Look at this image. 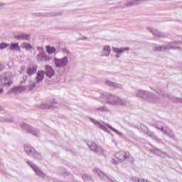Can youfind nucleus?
<instances>
[{
    "label": "nucleus",
    "mask_w": 182,
    "mask_h": 182,
    "mask_svg": "<svg viewBox=\"0 0 182 182\" xmlns=\"http://www.w3.org/2000/svg\"><path fill=\"white\" fill-rule=\"evenodd\" d=\"M43 80V72H38L37 76L36 77V81L30 80L28 81V84L26 86H18L12 88L9 91V95L12 93H21V92H23V90H33L35 87H36V85L40 82Z\"/></svg>",
    "instance_id": "f03ea898"
},
{
    "label": "nucleus",
    "mask_w": 182,
    "mask_h": 182,
    "mask_svg": "<svg viewBox=\"0 0 182 182\" xmlns=\"http://www.w3.org/2000/svg\"><path fill=\"white\" fill-rule=\"evenodd\" d=\"M0 122L4 123H12L14 122V119L12 118H5L4 117H0Z\"/></svg>",
    "instance_id": "cd10ccee"
},
{
    "label": "nucleus",
    "mask_w": 182,
    "mask_h": 182,
    "mask_svg": "<svg viewBox=\"0 0 182 182\" xmlns=\"http://www.w3.org/2000/svg\"><path fill=\"white\" fill-rule=\"evenodd\" d=\"M9 46L10 50H16V52L21 51V47L18 43H12Z\"/></svg>",
    "instance_id": "aec40b11"
},
{
    "label": "nucleus",
    "mask_w": 182,
    "mask_h": 182,
    "mask_svg": "<svg viewBox=\"0 0 182 182\" xmlns=\"http://www.w3.org/2000/svg\"><path fill=\"white\" fill-rule=\"evenodd\" d=\"M105 83H106L107 85H108V86H111L112 87H113V86H114V82H112V81H110V80H107L105 81Z\"/></svg>",
    "instance_id": "473e14b6"
},
{
    "label": "nucleus",
    "mask_w": 182,
    "mask_h": 182,
    "mask_svg": "<svg viewBox=\"0 0 182 182\" xmlns=\"http://www.w3.org/2000/svg\"><path fill=\"white\" fill-rule=\"evenodd\" d=\"M27 164H28V166H30V167L33 168V170L35 171L36 174L38 176V177H41V178H45V177H46V174L43 173V171H42V170H41L39 167L35 165V164L32 163V161H27Z\"/></svg>",
    "instance_id": "9d476101"
},
{
    "label": "nucleus",
    "mask_w": 182,
    "mask_h": 182,
    "mask_svg": "<svg viewBox=\"0 0 182 182\" xmlns=\"http://www.w3.org/2000/svg\"><path fill=\"white\" fill-rule=\"evenodd\" d=\"M21 47L23 49H26V50H29L30 49H33V47L29 43L26 42H23L21 43Z\"/></svg>",
    "instance_id": "5701e85b"
},
{
    "label": "nucleus",
    "mask_w": 182,
    "mask_h": 182,
    "mask_svg": "<svg viewBox=\"0 0 182 182\" xmlns=\"http://www.w3.org/2000/svg\"><path fill=\"white\" fill-rule=\"evenodd\" d=\"M139 180H141V179L139 178H136V177H132V178H131V181H134V182H139Z\"/></svg>",
    "instance_id": "c9c22d12"
},
{
    "label": "nucleus",
    "mask_w": 182,
    "mask_h": 182,
    "mask_svg": "<svg viewBox=\"0 0 182 182\" xmlns=\"http://www.w3.org/2000/svg\"><path fill=\"white\" fill-rule=\"evenodd\" d=\"M24 150H25L26 153L28 154V156H31V157H33L34 159H38V160H40L41 154L36 152L35 149H33V147H32L31 146L25 144Z\"/></svg>",
    "instance_id": "6e6552de"
},
{
    "label": "nucleus",
    "mask_w": 182,
    "mask_h": 182,
    "mask_svg": "<svg viewBox=\"0 0 182 182\" xmlns=\"http://www.w3.org/2000/svg\"><path fill=\"white\" fill-rule=\"evenodd\" d=\"M155 127H156L158 130H161V132H162L164 134H166V136H168V137H171V139H173L176 136V134H174V132H173V130H171L170 127L167 126L163 127V125H161V122H158L155 125Z\"/></svg>",
    "instance_id": "423d86ee"
},
{
    "label": "nucleus",
    "mask_w": 182,
    "mask_h": 182,
    "mask_svg": "<svg viewBox=\"0 0 182 182\" xmlns=\"http://www.w3.org/2000/svg\"><path fill=\"white\" fill-rule=\"evenodd\" d=\"M30 133L33 134V136H36L37 137L40 134L39 131L35 128H31V131L30 132Z\"/></svg>",
    "instance_id": "c756f323"
},
{
    "label": "nucleus",
    "mask_w": 182,
    "mask_h": 182,
    "mask_svg": "<svg viewBox=\"0 0 182 182\" xmlns=\"http://www.w3.org/2000/svg\"><path fill=\"white\" fill-rule=\"evenodd\" d=\"M38 107L39 109H52V105L46 103H42Z\"/></svg>",
    "instance_id": "c85d7f7f"
},
{
    "label": "nucleus",
    "mask_w": 182,
    "mask_h": 182,
    "mask_svg": "<svg viewBox=\"0 0 182 182\" xmlns=\"http://www.w3.org/2000/svg\"><path fill=\"white\" fill-rule=\"evenodd\" d=\"M141 2V0H129L128 1L125 5L126 6H134L135 5H139Z\"/></svg>",
    "instance_id": "412c9836"
},
{
    "label": "nucleus",
    "mask_w": 182,
    "mask_h": 182,
    "mask_svg": "<svg viewBox=\"0 0 182 182\" xmlns=\"http://www.w3.org/2000/svg\"><path fill=\"white\" fill-rule=\"evenodd\" d=\"M40 72L43 73V77H45V75H46V76H47L50 79L53 76H55V70H53V68H52V67L49 66V65L46 66V70L45 71H40Z\"/></svg>",
    "instance_id": "4468645a"
},
{
    "label": "nucleus",
    "mask_w": 182,
    "mask_h": 182,
    "mask_svg": "<svg viewBox=\"0 0 182 182\" xmlns=\"http://www.w3.org/2000/svg\"><path fill=\"white\" fill-rule=\"evenodd\" d=\"M35 73H36V65L30 67L27 70V74L29 76H32V75H35Z\"/></svg>",
    "instance_id": "393cba45"
},
{
    "label": "nucleus",
    "mask_w": 182,
    "mask_h": 182,
    "mask_svg": "<svg viewBox=\"0 0 182 182\" xmlns=\"http://www.w3.org/2000/svg\"><path fill=\"white\" fill-rule=\"evenodd\" d=\"M0 110H2V107H0Z\"/></svg>",
    "instance_id": "c03bdc74"
},
{
    "label": "nucleus",
    "mask_w": 182,
    "mask_h": 182,
    "mask_svg": "<svg viewBox=\"0 0 182 182\" xmlns=\"http://www.w3.org/2000/svg\"><path fill=\"white\" fill-rule=\"evenodd\" d=\"M124 160L128 161H133V156L130 155L129 151H120L116 152L112 159V164H119V163H123Z\"/></svg>",
    "instance_id": "20e7f679"
},
{
    "label": "nucleus",
    "mask_w": 182,
    "mask_h": 182,
    "mask_svg": "<svg viewBox=\"0 0 182 182\" xmlns=\"http://www.w3.org/2000/svg\"><path fill=\"white\" fill-rule=\"evenodd\" d=\"M46 48V52H48L49 55H52V53H55V52H56V48H55V47H50L49 46H47Z\"/></svg>",
    "instance_id": "a878e982"
},
{
    "label": "nucleus",
    "mask_w": 182,
    "mask_h": 182,
    "mask_svg": "<svg viewBox=\"0 0 182 182\" xmlns=\"http://www.w3.org/2000/svg\"><path fill=\"white\" fill-rule=\"evenodd\" d=\"M86 177H87V176L83 175V176H82L83 180L86 181V180H87Z\"/></svg>",
    "instance_id": "79ce46f5"
},
{
    "label": "nucleus",
    "mask_w": 182,
    "mask_h": 182,
    "mask_svg": "<svg viewBox=\"0 0 182 182\" xmlns=\"http://www.w3.org/2000/svg\"><path fill=\"white\" fill-rule=\"evenodd\" d=\"M110 53H112V47L108 45L104 46L101 52V56L109 58V56H110Z\"/></svg>",
    "instance_id": "f3484780"
},
{
    "label": "nucleus",
    "mask_w": 182,
    "mask_h": 182,
    "mask_svg": "<svg viewBox=\"0 0 182 182\" xmlns=\"http://www.w3.org/2000/svg\"><path fill=\"white\" fill-rule=\"evenodd\" d=\"M135 96L138 97V99L149 102L150 103H157L160 102V97L149 91L139 90L135 92Z\"/></svg>",
    "instance_id": "7ed1b4c3"
},
{
    "label": "nucleus",
    "mask_w": 182,
    "mask_h": 182,
    "mask_svg": "<svg viewBox=\"0 0 182 182\" xmlns=\"http://www.w3.org/2000/svg\"><path fill=\"white\" fill-rule=\"evenodd\" d=\"M54 63L57 68H59L60 69L66 68V66L69 65V57H68V55H65L62 58H55Z\"/></svg>",
    "instance_id": "0eeeda50"
},
{
    "label": "nucleus",
    "mask_w": 182,
    "mask_h": 182,
    "mask_svg": "<svg viewBox=\"0 0 182 182\" xmlns=\"http://www.w3.org/2000/svg\"><path fill=\"white\" fill-rule=\"evenodd\" d=\"M23 81H21V83H25L26 82V80L28 79V76H23Z\"/></svg>",
    "instance_id": "58836bf2"
},
{
    "label": "nucleus",
    "mask_w": 182,
    "mask_h": 182,
    "mask_svg": "<svg viewBox=\"0 0 182 182\" xmlns=\"http://www.w3.org/2000/svg\"><path fill=\"white\" fill-rule=\"evenodd\" d=\"M9 46V43H0V49H6Z\"/></svg>",
    "instance_id": "7c9ffc66"
},
{
    "label": "nucleus",
    "mask_w": 182,
    "mask_h": 182,
    "mask_svg": "<svg viewBox=\"0 0 182 182\" xmlns=\"http://www.w3.org/2000/svg\"><path fill=\"white\" fill-rule=\"evenodd\" d=\"M147 31L154 35V38H164L163 33L150 27H147Z\"/></svg>",
    "instance_id": "a211bd4d"
},
{
    "label": "nucleus",
    "mask_w": 182,
    "mask_h": 182,
    "mask_svg": "<svg viewBox=\"0 0 182 182\" xmlns=\"http://www.w3.org/2000/svg\"><path fill=\"white\" fill-rule=\"evenodd\" d=\"M21 127L23 128V130H26V132H28V133H31V132L32 131V127L25 122L21 124Z\"/></svg>",
    "instance_id": "b1692460"
},
{
    "label": "nucleus",
    "mask_w": 182,
    "mask_h": 182,
    "mask_svg": "<svg viewBox=\"0 0 182 182\" xmlns=\"http://www.w3.org/2000/svg\"><path fill=\"white\" fill-rule=\"evenodd\" d=\"M156 91V92L159 95V96H164V92L162 91V90H154Z\"/></svg>",
    "instance_id": "f704fd0d"
},
{
    "label": "nucleus",
    "mask_w": 182,
    "mask_h": 182,
    "mask_svg": "<svg viewBox=\"0 0 182 182\" xmlns=\"http://www.w3.org/2000/svg\"><path fill=\"white\" fill-rule=\"evenodd\" d=\"M98 100L110 106H121L122 107H129L130 106V102L127 100L107 92L101 94Z\"/></svg>",
    "instance_id": "f257e3e1"
},
{
    "label": "nucleus",
    "mask_w": 182,
    "mask_h": 182,
    "mask_svg": "<svg viewBox=\"0 0 182 182\" xmlns=\"http://www.w3.org/2000/svg\"><path fill=\"white\" fill-rule=\"evenodd\" d=\"M87 146L90 149L91 151H93L95 154H103V156H105L103 149H102L101 146H97V143L90 141L87 143Z\"/></svg>",
    "instance_id": "1a4fd4ad"
},
{
    "label": "nucleus",
    "mask_w": 182,
    "mask_h": 182,
    "mask_svg": "<svg viewBox=\"0 0 182 182\" xmlns=\"http://www.w3.org/2000/svg\"><path fill=\"white\" fill-rule=\"evenodd\" d=\"M36 59L38 62H49L50 60V57L49 55H46V53L45 52H40L37 56Z\"/></svg>",
    "instance_id": "2eb2a0df"
},
{
    "label": "nucleus",
    "mask_w": 182,
    "mask_h": 182,
    "mask_svg": "<svg viewBox=\"0 0 182 182\" xmlns=\"http://www.w3.org/2000/svg\"><path fill=\"white\" fill-rule=\"evenodd\" d=\"M95 112H109V109L106 106H102L100 107H95Z\"/></svg>",
    "instance_id": "bb28decb"
},
{
    "label": "nucleus",
    "mask_w": 182,
    "mask_h": 182,
    "mask_svg": "<svg viewBox=\"0 0 182 182\" xmlns=\"http://www.w3.org/2000/svg\"><path fill=\"white\" fill-rule=\"evenodd\" d=\"M1 93H4V89L3 88H0V94Z\"/></svg>",
    "instance_id": "37998d69"
},
{
    "label": "nucleus",
    "mask_w": 182,
    "mask_h": 182,
    "mask_svg": "<svg viewBox=\"0 0 182 182\" xmlns=\"http://www.w3.org/2000/svg\"><path fill=\"white\" fill-rule=\"evenodd\" d=\"M12 77L0 75V86H11L13 83Z\"/></svg>",
    "instance_id": "ddd939ff"
},
{
    "label": "nucleus",
    "mask_w": 182,
    "mask_h": 182,
    "mask_svg": "<svg viewBox=\"0 0 182 182\" xmlns=\"http://www.w3.org/2000/svg\"><path fill=\"white\" fill-rule=\"evenodd\" d=\"M56 14L52 13V14H48L47 16H55Z\"/></svg>",
    "instance_id": "a19ab883"
},
{
    "label": "nucleus",
    "mask_w": 182,
    "mask_h": 182,
    "mask_svg": "<svg viewBox=\"0 0 182 182\" xmlns=\"http://www.w3.org/2000/svg\"><path fill=\"white\" fill-rule=\"evenodd\" d=\"M6 4L5 3H0V9H3L4 6H5Z\"/></svg>",
    "instance_id": "e433bc0d"
},
{
    "label": "nucleus",
    "mask_w": 182,
    "mask_h": 182,
    "mask_svg": "<svg viewBox=\"0 0 182 182\" xmlns=\"http://www.w3.org/2000/svg\"><path fill=\"white\" fill-rule=\"evenodd\" d=\"M152 151H153L154 154H156V156H160L161 157L167 156V154H166L165 152H163L160 149H154Z\"/></svg>",
    "instance_id": "4be33fe9"
},
{
    "label": "nucleus",
    "mask_w": 182,
    "mask_h": 182,
    "mask_svg": "<svg viewBox=\"0 0 182 182\" xmlns=\"http://www.w3.org/2000/svg\"><path fill=\"white\" fill-rule=\"evenodd\" d=\"M90 122L95 124L98 129H101V130H103L104 132H107V133H109V130L107 129H110V130H112L114 133L118 134V136H123V133H122L120 131L113 128L112 126H110L109 124H106L105 122H100L97 121L95 119H90Z\"/></svg>",
    "instance_id": "39448f33"
},
{
    "label": "nucleus",
    "mask_w": 182,
    "mask_h": 182,
    "mask_svg": "<svg viewBox=\"0 0 182 182\" xmlns=\"http://www.w3.org/2000/svg\"><path fill=\"white\" fill-rule=\"evenodd\" d=\"M93 173H95V174H97V176H99V177L103 180H105V178H108V180L111 182H114L116 181L114 178L107 176L106 173H103V171H100V169L97 168H94Z\"/></svg>",
    "instance_id": "9b49d317"
},
{
    "label": "nucleus",
    "mask_w": 182,
    "mask_h": 182,
    "mask_svg": "<svg viewBox=\"0 0 182 182\" xmlns=\"http://www.w3.org/2000/svg\"><path fill=\"white\" fill-rule=\"evenodd\" d=\"M63 52L64 55H67V56H70V51H69V50L64 48L63 50Z\"/></svg>",
    "instance_id": "72a5a7b5"
},
{
    "label": "nucleus",
    "mask_w": 182,
    "mask_h": 182,
    "mask_svg": "<svg viewBox=\"0 0 182 182\" xmlns=\"http://www.w3.org/2000/svg\"><path fill=\"white\" fill-rule=\"evenodd\" d=\"M4 68H5V67L4 66V65H2V64L0 63V72H1L3 69H4Z\"/></svg>",
    "instance_id": "ea45409f"
},
{
    "label": "nucleus",
    "mask_w": 182,
    "mask_h": 182,
    "mask_svg": "<svg viewBox=\"0 0 182 182\" xmlns=\"http://www.w3.org/2000/svg\"><path fill=\"white\" fill-rule=\"evenodd\" d=\"M112 50L114 53H116L115 58L119 59L120 58V55L122 53H124V52H127V50H130V48L129 47H122V48H117V47H113Z\"/></svg>",
    "instance_id": "f8f14e48"
},
{
    "label": "nucleus",
    "mask_w": 182,
    "mask_h": 182,
    "mask_svg": "<svg viewBox=\"0 0 182 182\" xmlns=\"http://www.w3.org/2000/svg\"><path fill=\"white\" fill-rule=\"evenodd\" d=\"M112 87H115L116 89H123V85L117 82H114V85Z\"/></svg>",
    "instance_id": "2f4dec72"
},
{
    "label": "nucleus",
    "mask_w": 182,
    "mask_h": 182,
    "mask_svg": "<svg viewBox=\"0 0 182 182\" xmlns=\"http://www.w3.org/2000/svg\"><path fill=\"white\" fill-rule=\"evenodd\" d=\"M37 49L40 51V53L45 52V50H43V47H38Z\"/></svg>",
    "instance_id": "4c0bfd02"
},
{
    "label": "nucleus",
    "mask_w": 182,
    "mask_h": 182,
    "mask_svg": "<svg viewBox=\"0 0 182 182\" xmlns=\"http://www.w3.org/2000/svg\"><path fill=\"white\" fill-rule=\"evenodd\" d=\"M15 39L17 41H29L31 39V36L29 34H20L14 36Z\"/></svg>",
    "instance_id": "6ab92c4d"
},
{
    "label": "nucleus",
    "mask_w": 182,
    "mask_h": 182,
    "mask_svg": "<svg viewBox=\"0 0 182 182\" xmlns=\"http://www.w3.org/2000/svg\"><path fill=\"white\" fill-rule=\"evenodd\" d=\"M168 49H178V48L173 47L171 46H161L154 47L153 50L155 52H164V50H168Z\"/></svg>",
    "instance_id": "dca6fc26"
}]
</instances>
